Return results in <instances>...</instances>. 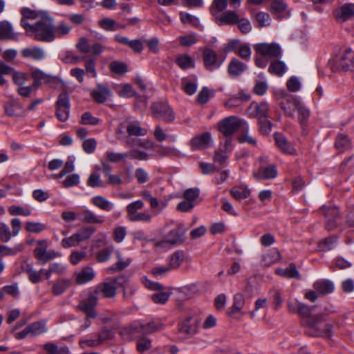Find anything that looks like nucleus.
I'll return each instance as SVG.
<instances>
[{
    "label": "nucleus",
    "instance_id": "obj_49",
    "mask_svg": "<svg viewBox=\"0 0 354 354\" xmlns=\"http://www.w3.org/2000/svg\"><path fill=\"white\" fill-rule=\"evenodd\" d=\"M117 92L121 97H131L136 95V91L129 84H124L118 86Z\"/></svg>",
    "mask_w": 354,
    "mask_h": 354
},
{
    "label": "nucleus",
    "instance_id": "obj_63",
    "mask_svg": "<svg viewBox=\"0 0 354 354\" xmlns=\"http://www.w3.org/2000/svg\"><path fill=\"white\" fill-rule=\"evenodd\" d=\"M106 157L107 160L112 162H119L123 161L128 156V153H115L113 151H106Z\"/></svg>",
    "mask_w": 354,
    "mask_h": 354
},
{
    "label": "nucleus",
    "instance_id": "obj_47",
    "mask_svg": "<svg viewBox=\"0 0 354 354\" xmlns=\"http://www.w3.org/2000/svg\"><path fill=\"white\" fill-rule=\"evenodd\" d=\"M281 258L280 253L277 250H272L263 257V264L265 266H270L277 263Z\"/></svg>",
    "mask_w": 354,
    "mask_h": 354
},
{
    "label": "nucleus",
    "instance_id": "obj_43",
    "mask_svg": "<svg viewBox=\"0 0 354 354\" xmlns=\"http://www.w3.org/2000/svg\"><path fill=\"white\" fill-rule=\"evenodd\" d=\"M46 354H68L69 350L67 346H58L54 343L48 342L43 346Z\"/></svg>",
    "mask_w": 354,
    "mask_h": 354
},
{
    "label": "nucleus",
    "instance_id": "obj_38",
    "mask_svg": "<svg viewBox=\"0 0 354 354\" xmlns=\"http://www.w3.org/2000/svg\"><path fill=\"white\" fill-rule=\"evenodd\" d=\"M290 100L294 101V106L297 109L299 113V120L301 123L305 122L310 116V111L308 109L301 105L299 104V102L292 95H287L286 100L290 101Z\"/></svg>",
    "mask_w": 354,
    "mask_h": 354
},
{
    "label": "nucleus",
    "instance_id": "obj_11",
    "mask_svg": "<svg viewBox=\"0 0 354 354\" xmlns=\"http://www.w3.org/2000/svg\"><path fill=\"white\" fill-rule=\"evenodd\" d=\"M151 111L154 116L167 122H171L175 118V115L171 107L165 103L157 102L151 106Z\"/></svg>",
    "mask_w": 354,
    "mask_h": 354
},
{
    "label": "nucleus",
    "instance_id": "obj_17",
    "mask_svg": "<svg viewBox=\"0 0 354 354\" xmlns=\"http://www.w3.org/2000/svg\"><path fill=\"white\" fill-rule=\"evenodd\" d=\"M255 49L259 54L266 57H278L281 53L280 46L275 43L259 44L255 46Z\"/></svg>",
    "mask_w": 354,
    "mask_h": 354
},
{
    "label": "nucleus",
    "instance_id": "obj_5",
    "mask_svg": "<svg viewBox=\"0 0 354 354\" xmlns=\"http://www.w3.org/2000/svg\"><path fill=\"white\" fill-rule=\"evenodd\" d=\"M48 243L46 240H40L37 242L33 253L41 264H45L48 261L61 256V254L58 252L48 250Z\"/></svg>",
    "mask_w": 354,
    "mask_h": 354
},
{
    "label": "nucleus",
    "instance_id": "obj_44",
    "mask_svg": "<svg viewBox=\"0 0 354 354\" xmlns=\"http://www.w3.org/2000/svg\"><path fill=\"white\" fill-rule=\"evenodd\" d=\"M32 208L29 206L21 207L12 205L8 207V212L12 216H28L32 214Z\"/></svg>",
    "mask_w": 354,
    "mask_h": 354
},
{
    "label": "nucleus",
    "instance_id": "obj_29",
    "mask_svg": "<svg viewBox=\"0 0 354 354\" xmlns=\"http://www.w3.org/2000/svg\"><path fill=\"white\" fill-rule=\"evenodd\" d=\"M111 95L109 88L101 84H97V87L91 91V96L95 101L101 104L104 103Z\"/></svg>",
    "mask_w": 354,
    "mask_h": 354
},
{
    "label": "nucleus",
    "instance_id": "obj_52",
    "mask_svg": "<svg viewBox=\"0 0 354 354\" xmlns=\"http://www.w3.org/2000/svg\"><path fill=\"white\" fill-rule=\"evenodd\" d=\"M140 195L144 200L149 203L152 209L156 210V209L160 208V201L151 195L150 191L144 189L140 192Z\"/></svg>",
    "mask_w": 354,
    "mask_h": 354
},
{
    "label": "nucleus",
    "instance_id": "obj_27",
    "mask_svg": "<svg viewBox=\"0 0 354 354\" xmlns=\"http://www.w3.org/2000/svg\"><path fill=\"white\" fill-rule=\"evenodd\" d=\"M185 229L183 225L180 224L177 227L171 230L166 236L165 240L170 244H176L184 241Z\"/></svg>",
    "mask_w": 354,
    "mask_h": 354
},
{
    "label": "nucleus",
    "instance_id": "obj_33",
    "mask_svg": "<svg viewBox=\"0 0 354 354\" xmlns=\"http://www.w3.org/2000/svg\"><path fill=\"white\" fill-rule=\"evenodd\" d=\"M21 55L24 57L39 61L44 59L45 53L41 48L35 46L24 48L21 50Z\"/></svg>",
    "mask_w": 354,
    "mask_h": 354
},
{
    "label": "nucleus",
    "instance_id": "obj_57",
    "mask_svg": "<svg viewBox=\"0 0 354 354\" xmlns=\"http://www.w3.org/2000/svg\"><path fill=\"white\" fill-rule=\"evenodd\" d=\"M46 227V225L40 222L28 221L25 224L26 230L31 233H39L44 231Z\"/></svg>",
    "mask_w": 354,
    "mask_h": 354
},
{
    "label": "nucleus",
    "instance_id": "obj_62",
    "mask_svg": "<svg viewBox=\"0 0 354 354\" xmlns=\"http://www.w3.org/2000/svg\"><path fill=\"white\" fill-rule=\"evenodd\" d=\"M178 41L182 46H189L196 44L198 41V39L195 33H192L187 35L179 37Z\"/></svg>",
    "mask_w": 354,
    "mask_h": 354
},
{
    "label": "nucleus",
    "instance_id": "obj_34",
    "mask_svg": "<svg viewBox=\"0 0 354 354\" xmlns=\"http://www.w3.org/2000/svg\"><path fill=\"white\" fill-rule=\"evenodd\" d=\"M247 69V65L236 58H233L228 65V73L230 75L236 77L242 74Z\"/></svg>",
    "mask_w": 354,
    "mask_h": 354
},
{
    "label": "nucleus",
    "instance_id": "obj_42",
    "mask_svg": "<svg viewBox=\"0 0 354 354\" xmlns=\"http://www.w3.org/2000/svg\"><path fill=\"white\" fill-rule=\"evenodd\" d=\"M3 108L5 114L7 116L15 117L17 115L16 109L21 110L23 106L18 100H13L12 102L5 103Z\"/></svg>",
    "mask_w": 354,
    "mask_h": 354
},
{
    "label": "nucleus",
    "instance_id": "obj_15",
    "mask_svg": "<svg viewBox=\"0 0 354 354\" xmlns=\"http://www.w3.org/2000/svg\"><path fill=\"white\" fill-rule=\"evenodd\" d=\"M269 105L266 102H252L248 107V113L252 117L259 120L269 118Z\"/></svg>",
    "mask_w": 354,
    "mask_h": 354
},
{
    "label": "nucleus",
    "instance_id": "obj_51",
    "mask_svg": "<svg viewBox=\"0 0 354 354\" xmlns=\"http://www.w3.org/2000/svg\"><path fill=\"white\" fill-rule=\"evenodd\" d=\"M95 228L93 226H86L82 227L77 232H75L76 238L79 243L88 239L95 232Z\"/></svg>",
    "mask_w": 354,
    "mask_h": 354
},
{
    "label": "nucleus",
    "instance_id": "obj_31",
    "mask_svg": "<svg viewBox=\"0 0 354 354\" xmlns=\"http://www.w3.org/2000/svg\"><path fill=\"white\" fill-rule=\"evenodd\" d=\"M274 138L277 146L284 153L292 154L295 153V149L293 145L289 142L286 137L280 133H275Z\"/></svg>",
    "mask_w": 354,
    "mask_h": 354
},
{
    "label": "nucleus",
    "instance_id": "obj_39",
    "mask_svg": "<svg viewBox=\"0 0 354 354\" xmlns=\"http://www.w3.org/2000/svg\"><path fill=\"white\" fill-rule=\"evenodd\" d=\"M230 194L234 199L241 201L250 196V190L245 185L236 186L232 188Z\"/></svg>",
    "mask_w": 354,
    "mask_h": 354
},
{
    "label": "nucleus",
    "instance_id": "obj_21",
    "mask_svg": "<svg viewBox=\"0 0 354 354\" xmlns=\"http://www.w3.org/2000/svg\"><path fill=\"white\" fill-rule=\"evenodd\" d=\"M245 305V298L241 293H236L233 297V305L227 312L229 316L232 318H238L245 314L243 308Z\"/></svg>",
    "mask_w": 354,
    "mask_h": 354
},
{
    "label": "nucleus",
    "instance_id": "obj_16",
    "mask_svg": "<svg viewBox=\"0 0 354 354\" xmlns=\"http://www.w3.org/2000/svg\"><path fill=\"white\" fill-rule=\"evenodd\" d=\"M30 77L33 80L32 86L35 87V91H37L43 83L50 84L55 80L54 76L36 68L31 69Z\"/></svg>",
    "mask_w": 354,
    "mask_h": 354
},
{
    "label": "nucleus",
    "instance_id": "obj_64",
    "mask_svg": "<svg viewBox=\"0 0 354 354\" xmlns=\"http://www.w3.org/2000/svg\"><path fill=\"white\" fill-rule=\"evenodd\" d=\"M87 185L91 187H104V183L101 180L100 176L96 173H93L90 175L87 181Z\"/></svg>",
    "mask_w": 354,
    "mask_h": 354
},
{
    "label": "nucleus",
    "instance_id": "obj_36",
    "mask_svg": "<svg viewBox=\"0 0 354 354\" xmlns=\"http://www.w3.org/2000/svg\"><path fill=\"white\" fill-rule=\"evenodd\" d=\"M92 203L104 211H111L114 208V204L102 196H95L91 198Z\"/></svg>",
    "mask_w": 354,
    "mask_h": 354
},
{
    "label": "nucleus",
    "instance_id": "obj_10",
    "mask_svg": "<svg viewBox=\"0 0 354 354\" xmlns=\"http://www.w3.org/2000/svg\"><path fill=\"white\" fill-rule=\"evenodd\" d=\"M12 232L10 227L5 223H0V239L3 242H8L12 236H17L21 228V222L18 218L11 220Z\"/></svg>",
    "mask_w": 354,
    "mask_h": 354
},
{
    "label": "nucleus",
    "instance_id": "obj_37",
    "mask_svg": "<svg viewBox=\"0 0 354 354\" xmlns=\"http://www.w3.org/2000/svg\"><path fill=\"white\" fill-rule=\"evenodd\" d=\"M275 272L277 274L287 278L301 279V275L294 263L290 264L286 268H277Z\"/></svg>",
    "mask_w": 354,
    "mask_h": 354
},
{
    "label": "nucleus",
    "instance_id": "obj_12",
    "mask_svg": "<svg viewBox=\"0 0 354 354\" xmlns=\"http://www.w3.org/2000/svg\"><path fill=\"white\" fill-rule=\"evenodd\" d=\"M99 297L93 292H89L87 297L82 299L79 304V308L83 311L87 317H95V307L97 304Z\"/></svg>",
    "mask_w": 354,
    "mask_h": 354
},
{
    "label": "nucleus",
    "instance_id": "obj_35",
    "mask_svg": "<svg viewBox=\"0 0 354 354\" xmlns=\"http://www.w3.org/2000/svg\"><path fill=\"white\" fill-rule=\"evenodd\" d=\"M141 328L145 334L149 335L163 330L165 328V324L159 319H154L147 324L141 325Z\"/></svg>",
    "mask_w": 354,
    "mask_h": 354
},
{
    "label": "nucleus",
    "instance_id": "obj_48",
    "mask_svg": "<svg viewBox=\"0 0 354 354\" xmlns=\"http://www.w3.org/2000/svg\"><path fill=\"white\" fill-rule=\"evenodd\" d=\"M227 6V0H213L210 6L211 14L216 17Z\"/></svg>",
    "mask_w": 354,
    "mask_h": 354
},
{
    "label": "nucleus",
    "instance_id": "obj_14",
    "mask_svg": "<svg viewBox=\"0 0 354 354\" xmlns=\"http://www.w3.org/2000/svg\"><path fill=\"white\" fill-rule=\"evenodd\" d=\"M124 130L127 132L129 136H142L147 134V130L142 128L138 122L131 121L129 119L120 124L118 133H123Z\"/></svg>",
    "mask_w": 354,
    "mask_h": 354
},
{
    "label": "nucleus",
    "instance_id": "obj_45",
    "mask_svg": "<svg viewBox=\"0 0 354 354\" xmlns=\"http://www.w3.org/2000/svg\"><path fill=\"white\" fill-rule=\"evenodd\" d=\"M335 145L339 151L342 152L351 147V142L346 136L340 133L337 137Z\"/></svg>",
    "mask_w": 354,
    "mask_h": 354
},
{
    "label": "nucleus",
    "instance_id": "obj_41",
    "mask_svg": "<svg viewBox=\"0 0 354 354\" xmlns=\"http://www.w3.org/2000/svg\"><path fill=\"white\" fill-rule=\"evenodd\" d=\"M337 243V236H331L322 239L318 244V248L323 252L333 250Z\"/></svg>",
    "mask_w": 354,
    "mask_h": 354
},
{
    "label": "nucleus",
    "instance_id": "obj_20",
    "mask_svg": "<svg viewBox=\"0 0 354 354\" xmlns=\"http://www.w3.org/2000/svg\"><path fill=\"white\" fill-rule=\"evenodd\" d=\"M354 16V3H347L336 8L334 17L338 22H344Z\"/></svg>",
    "mask_w": 354,
    "mask_h": 354
},
{
    "label": "nucleus",
    "instance_id": "obj_18",
    "mask_svg": "<svg viewBox=\"0 0 354 354\" xmlns=\"http://www.w3.org/2000/svg\"><path fill=\"white\" fill-rule=\"evenodd\" d=\"M198 324L199 319L197 317H188L179 324L178 331L187 335H193L198 331Z\"/></svg>",
    "mask_w": 354,
    "mask_h": 354
},
{
    "label": "nucleus",
    "instance_id": "obj_50",
    "mask_svg": "<svg viewBox=\"0 0 354 354\" xmlns=\"http://www.w3.org/2000/svg\"><path fill=\"white\" fill-rule=\"evenodd\" d=\"M114 251V246L111 245L108 247H106L99 251L95 254V258L97 262L99 263H104L108 261L111 257L112 253Z\"/></svg>",
    "mask_w": 354,
    "mask_h": 354
},
{
    "label": "nucleus",
    "instance_id": "obj_2",
    "mask_svg": "<svg viewBox=\"0 0 354 354\" xmlns=\"http://www.w3.org/2000/svg\"><path fill=\"white\" fill-rule=\"evenodd\" d=\"M53 19L46 15L34 24L31 36L35 40L42 42H51L53 39Z\"/></svg>",
    "mask_w": 354,
    "mask_h": 354
},
{
    "label": "nucleus",
    "instance_id": "obj_7",
    "mask_svg": "<svg viewBox=\"0 0 354 354\" xmlns=\"http://www.w3.org/2000/svg\"><path fill=\"white\" fill-rule=\"evenodd\" d=\"M55 115L61 122H66L70 114L71 102L69 95L66 91H63L58 96L55 103Z\"/></svg>",
    "mask_w": 354,
    "mask_h": 354
},
{
    "label": "nucleus",
    "instance_id": "obj_22",
    "mask_svg": "<svg viewBox=\"0 0 354 354\" xmlns=\"http://www.w3.org/2000/svg\"><path fill=\"white\" fill-rule=\"evenodd\" d=\"M205 67L209 71H213L220 67L223 61H218L216 53L210 49L205 48L203 53Z\"/></svg>",
    "mask_w": 354,
    "mask_h": 354
},
{
    "label": "nucleus",
    "instance_id": "obj_26",
    "mask_svg": "<svg viewBox=\"0 0 354 354\" xmlns=\"http://www.w3.org/2000/svg\"><path fill=\"white\" fill-rule=\"evenodd\" d=\"M79 219L86 223L102 224L104 223L102 216L97 215L90 209H84L77 214Z\"/></svg>",
    "mask_w": 354,
    "mask_h": 354
},
{
    "label": "nucleus",
    "instance_id": "obj_59",
    "mask_svg": "<svg viewBox=\"0 0 354 354\" xmlns=\"http://www.w3.org/2000/svg\"><path fill=\"white\" fill-rule=\"evenodd\" d=\"M184 260V254L182 252H176L170 257L169 268L170 269H177Z\"/></svg>",
    "mask_w": 354,
    "mask_h": 354
},
{
    "label": "nucleus",
    "instance_id": "obj_1",
    "mask_svg": "<svg viewBox=\"0 0 354 354\" xmlns=\"http://www.w3.org/2000/svg\"><path fill=\"white\" fill-rule=\"evenodd\" d=\"M329 66L333 71H354V50L344 47L329 62Z\"/></svg>",
    "mask_w": 354,
    "mask_h": 354
},
{
    "label": "nucleus",
    "instance_id": "obj_4",
    "mask_svg": "<svg viewBox=\"0 0 354 354\" xmlns=\"http://www.w3.org/2000/svg\"><path fill=\"white\" fill-rule=\"evenodd\" d=\"M247 127L248 122L236 116H230L223 119L219 124V131L225 137H229L240 127Z\"/></svg>",
    "mask_w": 354,
    "mask_h": 354
},
{
    "label": "nucleus",
    "instance_id": "obj_24",
    "mask_svg": "<svg viewBox=\"0 0 354 354\" xmlns=\"http://www.w3.org/2000/svg\"><path fill=\"white\" fill-rule=\"evenodd\" d=\"M277 175V171L274 165H261L258 170L253 173L254 177L259 180L274 178Z\"/></svg>",
    "mask_w": 354,
    "mask_h": 354
},
{
    "label": "nucleus",
    "instance_id": "obj_32",
    "mask_svg": "<svg viewBox=\"0 0 354 354\" xmlns=\"http://www.w3.org/2000/svg\"><path fill=\"white\" fill-rule=\"evenodd\" d=\"M313 288L319 295L331 293L333 292L335 288L334 284L331 281L324 279L317 280L313 283Z\"/></svg>",
    "mask_w": 354,
    "mask_h": 354
},
{
    "label": "nucleus",
    "instance_id": "obj_3",
    "mask_svg": "<svg viewBox=\"0 0 354 354\" xmlns=\"http://www.w3.org/2000/svg\"><path fill=\"white\" fill-rule=\"evenodd\" d=\"M47 330L46 322L42 319L31 323L20 332L17 331V327L13 328L12 333L15 339H23L27 337L40 335Z\"/></svg>",
    "mask_w": 354,
    "mask_h": 354
},
{
    "label": "nucleus",
    "instance_id": "obj_23",
    "mask_svg": "<svg viewBox=\"0 0 354 354\" xmlns=\"http://www.w3.org/2000/svg\"><path fill=\"white\" fill-rule=\"evenodd\" d=\"M115 255L118 261L111 266L106 268V271L108 274L120 272L127 268L131 263V259L124 258L122 252L119 250L115 251Z\"/></svg>",
    "mask_w": 354,
    "mask_h": 354
},
{
    "label": "nucleus",
    "instance_id": "obj_28",
    "mask_svg": "<svg viewBox=\"0 0 354 354\" xmlns=\"http://www.w3.org/2000/svg\"><path fill=\"white\" fill-rule=\"evenodd\" d=\"M95 272L92 267L86 266L75 274V281L78 284H84L92 281L95 277Z\"/></svg>",
    "mask_w": 354,
    "mask_h": 354
},
{
    "label": "nucleus",
    "instance_id": "obj_55",
    "mask_svg": "<svg viewBox=\"0 0 354 354\" xmlns=\"http://www.w3.org/2000/svg\"><path fill=\"white\" fill-rule=\"evenodd\" d=\"M286 70L285 64L281 61H275L270 65L268 71L270 73L282 76Z\"/></svg>",
    "mask_w": 354,
    "mask_h": 354
},
{
    "label": "nucleus",
    "instance_id": "obj_9",
    "mask_svg": "<svg viewBox=\"0 0 354 354\" xmlns=\"http://www.w3.org/2000/svg\"><path fill=\"white\" fill-rule=\"evenodd\" d=\"M307 329L306 333L312 337H321L326 334L328 325L321 321L317 316L308 318L306 321Z\"/></svg>",
    "mask_w": 354,
    "mask_h": 354
},
{
    "label": "nucleus",
    "instance_id": "obj_8",
    "mask_svg": "<svg viewBox=\"0 0 354 354\" xmlns=\"http://www.w3.org/2000/svg\"><path fill=\"white\" fill-rule=\"evenodd\" d=\"M111 333L108 330H103L99 333L91 334L80 339L79 344L83 349L87 347H97L105 340L111 338Z\"/></svg>",
    "mask_w": 354,
    "mask_h": 354
},
{
    "label": "nucleus",
    "instance_id": "obj_30",
    "mask_svg": "<svg viewBox=\"0 0 354 354\" xmlns=\"http://www.w3.org/2000/svg\"><path fill=\"white\" fill-rule=\"evenodd\" d=\"M239 15L234 11H227L223 15H218L215 17V21L218 26L234 24L238 22Z\"/></svg>",
    "mask_w": 354,
    "mask_h": 354
},
{
    "label": "nucleus",
    "instance_id": "obj_58",
    "mask_svg": "<svg viewBox=\"0 0 354 354\" xmlns=\"http://www.w3.org/2000/svg\"><path fill=\"white\" fill-rule=\"evenodd\" d=\"M81 59L85 61V69L88 74L95 77L97 75L95 70V59L93 57H88L87 56H83Z\"/></svg>",
    "mask_w": 354,
    "mask_h": 354
},
{
    "label": "nucleus",
    "instance_id": "obj_40",
    "mask_svg": "<svg viewBox=\"0 0 354 354\" xmlns=\"http://www.w3.org/2000/svg\"><path fill=\"white\" fill-rule=\"evenodd\" d=\"M144 207V203L141 200L135 201L126 207L127 211V219L129 221L133 218L136 214L138 213V210L142 209Z\"/></svg>",
    "mask_w": 354,
    "mask_h": 354
},
{
    "label": "nucleus",
    "instance_id": "obj_60",
    "mask_svg": "<svg viewBox=\"0 0 354 354\" xmlns=\"http://www.w3.org/2000/svg\"><path fill=\"white\" fill-rule=\"evenodd\" d=\"M182 85L185 92L189 95L194 94L198 87L196 81L192 82L189 81L187 78H183L182 80Z\"/></svg>",
    "mask_w": 354,
    "mask_h": 354
},
{
    "label": "nucleus",
    "instance_id": "obj_56",
    "mask_svg": "<svg viewBox=\"0 0 354 354\" xmlns=\"http://www.w3.org/2000/svg\"><path fill=\"white\" fill-rule=\"evenodd\" d=\"M100 118L93 116L90 112L84 113L80 119V124L83 125L96 126L100 123Z\"/></svg>",
    "mask_w": 354,
    "mask_h": 354
},
{
    "label": "nucleus",
    "instance_id": "obj_19",
    "mask_svg": "<svg viewBox=\"0 0 354 354\" xmlns=\"http://www.w3.org/2000/svg\"><path fill=\"white\" fill-rule=\"evenodd\" d=\"M212 144L211 134L205 132L197 135L190 140V146L193 150H201L209 147Z\"/></svg>",
    "mask_w": 354,
    "mask_h": 354
},
{
    "label": "nucleus",
    "instance_id": "obj_25",
    "mask_svg": "<svg viewBox=\"0 0 354 354\" xmlns=\"http://www.w3.org/2000/svg\"><path fill=\"white\" fill-rule=\"evenodd\" d=\"M0 39L17 41L18 35L14 32L12 24L6 20L0 21Z\"/></svg>",
    "mask_w": 354,
    "mask_h": 354
},
{
    "label": "nucleus",
    "instance_id": "obj_46",
    "mask_svg": "<svg viewBox=\"0 0 354 354\" xmlns=\"http://www.w3.org/2000/svg\"><path fill=\"white\" fill-rule=\"evenodd\" d=\"M71 281L69 279H59L53 284L52 292L55 295H59L69 287Z\"/></svg>",
    "mask_w": 354,
    "mask_h": 354
},
{
    "label": "nucleus",
    "instance_id": "obj_6",
    "mask_svg": "<svg viewBox=\"0 0 354 354\" xmlns=\"http://www.w3.org/2000/svg\"><path fill=\"white\" fill-rule=\"evenodd\" d=\"M120 279H124V283L128 282L123 277L111 279L107 281L100 283L95 288L94 291L98 297L102 295L105 298H113L116 295L117 288L120 285L118 282Z\"/></svg>",
    "mask_w": 354,
    "mask_h": 354
},
{
    "label": "nucleus",
    "instance_id": "obj_54",
    "mask_svg": "<svg viewBox=\"0 0 354 354\" xmlns=\"http://www.w3.org/2000/svg\"><path fill=\"white\" fill-rule=\"evenodd\" d=\"M110 71L115 74L124 75L127 72V65L122 62L113 61L109 64Z\"/></svg>",
    "mask_w": 354,
    "mask_h": 354
},
{
    "label": "nucleus",
    "instance_id": "obj_61",
    "mask_svg": "<svg viewBox=\"0 0 354 354\" xmlns=\"http://www.w3.org/2000/svg\"><path fill=\"white\" fill-rule=\"evenodd\" d=\"M177 64L183 69H187L194 66V62L190 56L184 55L176 59Z\"/></svg>",
    "mask_w": 354,
    "mask_h": 354
},
{
    "label": "nucleus",
    "instance_id": "obj_53",
    "mask_svg": "<svg viewBox=\"0 0 354 354\" xmlns=\"http://www.w3.org/2000/svg\"><path fill=\"white\" fill-rule=\"evenodd\" d=\"M71 30V27L64 22L59 23L57 26L53 24V39L62 37L68 35Z\"/></svg>",
    "mask_w": 354,
    "mask_h": 354
},
{
    "label": "nucleus",
    "instance_id": "obj_13",
    "mask_svg": "<svg viewBox=\"0 0 354 354\" xmlns=\"http://www.w3.org/2000/svg\"><path fill=\"white\" fill-rule=\"evenodd\" d=\"M320 211L326 219V226L327 230H333L335 229L341 217L338 208L335 206H322Z\"/></svg>",
    "mask_w": 354,
    "mask_h": 354
}]
</instances>
